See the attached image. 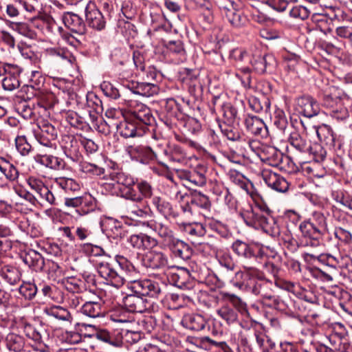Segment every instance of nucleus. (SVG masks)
Wrapping results in <instances>:
<instances>
[{
  "label": "nucleus",
  "instance_id": "393cba45",
  "mask_svg": "<svg viewBox=\"0 0 352 352\" xmlns=\"http://www.w3.org/2000/svg\"><path fill=\"white\" fill-rule=\"evenodd\" d=\"M316 133L320 142H323L330 149H335L336 147L340 148L341 144L329 126L322 124L317 129Z\"/></svg>",
  "mask_w": 352,
  "mask_h": 352
},
{
  "label": "nucleus",
  "instance_id": "9d476101",
  "mask_svg": "<svg viewBox=\"0 0 352 352\" xmlns=\"http://www.w3.org/2000/svg\"><path fill=\"white\" fill-rule=\"evenodd\" d=\"M299 229L302 233V245L316 248L320 245V240L324 234L320 230L305 221L300 224Z\"/></svg>",
  "mask_w": 352,
  "mask_h": 352
},
{
  "label": "nucleus",
  "instance_id": "774afa93",
  "mask_svg": "<svg viewBox=\"0 0 352 352\" xmlns=\"http://www.w3.org/2000/svg\"><path fill=\"white\" fill-rule=\"evenodd\" d=\"M274 124L283 132H285L288 125L287 119L283 110L277 109L273 118Z\"/></svg>",
  "mask_w": 352,
  "mask_h": 352
},
{
  "label": "nucleus",
  "instance_id": "c85d7f7f",
  "mask_svg": "<svg viewBox=\"0 0 352 352\" xmlns=\"http://www.w3.org/2000/svg\"><path fill=\"white\" fill-rule=\"evenodd\" d=\"M184 327L192 331H199L206 327L210 329L208 320L200 314H188L182 320Z\"/></svg>",
  "mask_w": 352,
  "mask_h": 352
},
{
  "label": "nucleus",
  "instance_id": "e2e57ef3",
  "mask_svg": "<svg viewBox=\"0 0 352 352\" xmlns=\"http://www.w3.org/2000/svg\"><path fill=\"white\" fill-rule=\"evenodd\" d=\"M310 13L309 9L303 6H294L289 12L290 17L301 21L307 19L309 16Z\"/></svg>",
  "mask_w": 352,
  "mask_h": 352
},
{
  "label": "nucleus",
  "instance_id": "49530a36",
  "mask_svg": "<svg viewBox=\"0 0 352 352\" xmlns=\"http://www.w3.org/2000/svg\"><path fill=\"white\" fill-rule=\"evenodd\" d=\"M249 104L250 107L256 113H267L270 108V101L264 96H262L261 98L250 97Z\"/></svg>",
  "mask_w": 352,
  "mask_h": 352
},
{
  "label": "nucleus",
  "instance_id": "72a5a7b5",
  "mask_svg": "<svg viewBox=\"0 0 352 352\" xmlns=\"http://www.w3.org/2000/svg\"><path fill=\"white\" fill-rule=\"evenodd\" d=\"M32 95L36 97L35 104L41 112L46 111L54 104L55 96L52 92L41 90L38 92H32Z\"/></svg>",
  "mask_w": 352,
  "mask_h": 352
},
{
  "label": "nucleus",
  "instance_id": "864d4df0",
  "mask_svg": "<svg viewBox=\"0 0 352 352\" xmlns=\"http://www.w3.org/2000/svg\"><path fill=\"white\" fill-rule=\"evenodd\" d=\"M54 183L67 193L75 192L80 189V184L72 178L57 177Z\"/></svg>",
  "mask_w": 352,
  "mask_h": 352
},
{
  "label": "nucleus",
  "instance_id": "4be33fe9",
  "mask_svg": "<svg viewBox=\"0 0 352 352\" xmlns=\"http://www.w3.org/2000/svg\"><path fill=\"white\" fill-rule=\"evenodd\" d=\"M147 226L158 234L166 247L176 239L171 228L163 222L152 220L147 222Z\"/></svg>",
  "mask_w": 352,
  "mask_h": 352
},
{
  "label": "nucleus",
  "instance_id": "f704fd0d",
  "mask_svg": "<svg viewBox=\"0 0 352 352\" xmlns=\"http://www.w3.org/2000/svg\"><path fill=\"white\" fill-rule=\"evenodd\" d=\"M289 142L299 155H305L311 149V142L297 132L290 133Z\"/></svg>",
  "mask_w": 352,
  "mask_h": 352
},
{
  "label": "nucleus",
  "instance_id": "6e6552de",
  "mask_svg": "<svg viewBox=\"0 0 352 352\" xmlns=\"http://www.w3.org/2000/svg\"><path fill=\"white\" fill-rule=\"evenodd\" d=\"M129 120L134 122L144 131L148 130V126L155 122V118L151 110L142 103L137 104L131 107L126 113Z\"/></svg>",
  "mask_w": 352,
  "mask_h": 352
},
{
  "label": "nucleus",
  "instance_id": "680f3d73",
  "mask_svg": "<svg viewBox=\"0 0 352 352\" xmlns=\"http://www.w3.org/2000/svg\"><path fill=\"white\" fill-rule=\"evenodd\" d=\"M306 221L323 233L327 230L326 217L321 212H314L312 217Z\"/></svg>",
  "mask_w": 352,
  "mask_h": 352
},
{
  "label": "nucleus",
  "instance_id": "69168bd1",
  "mask_svg": "<svg viewBox=\"0 0 352 352\" xmlns=\"http://www.w3.org/2000/svg\"><path fill=\"white\" fill-rule=\"evenodd\" d=\"M19 293L28 300H32L37 293L35 284L30 282H23L19 288Z\"/></svg>",
  "mask_w": 352,
  "mask_h": 352
},
{
  "label": "nucleus",
  "instance_id": "1a4fd4ad",
  "mask_svg": "<svg viewBox=\"0 0 352 352\" xmlns=\"http://www.w3.org/2000/svg\"><path fill=\"white\" fill-rule=\"evenodd\" d=\"M232 250L239 257L245 260L260 261L265 256L261 247L241 240H236L232 243Z\"/></svg>",
  "mask_w": 352,
  "mask_h": 352
},
{
  "label": "nucleus",
  "instance_id": "423d86ee",
  "mask_svg": "<svg viewBox=\"0 0 352 352\" xmlns=\"http://www.w3.org/2000/svg\"><path fill=\"white\" fill-rule=\"evenodd\" d=\"M98 272L107 285L119 288L124 283L125 278L119 263L100 262L98 265Z\"/></svg>",
  "mask_w": 352,
  "mask_h": 352
},
{
  "label": "nucleus",
  "instance_id": "dca6fc26",
  "mask_svg": "<svg viewBox=\"0 0 352 352\" xmlns=\"http://www.w3.org/2000/svg\"><path fill=\"white\" fill-rule=\"evenodd\" d=\"M261 177L268 187L277 192H285L289 189V183L285 177L270 169H263Z\"/></svg>",
  "mask_w": 352,
  "mask_h": 352
},
{
  "label": "nucleus",
  "instance_id": "c756f323",
  "mask_svg": "<svg viewBox=\"0 0 352 352\" xmlns=\"http://www.w3.org/2000/svg\"><path fill=\"white\" fill-rule=\"evenodd\" d=\"M167 248L175 257L179 258L184 261L190 259L192 255V249L190 245L177 238Z\"/></svg>",
  "mask_w": 352,
  "mask_h": 352
},
{
  "label": "nucleus",
  "instance_id": "4d7b16f0",
  "mask_svg": "<svg viewBox=\"0 0 352 352\" xmlns=\"http://www.w3.org/2000/svg\"><path fill=\"white\" fill-rule=\"evenodd\" d=\"M206 169L204 167L197 168L190 170L189 183L197 186H203L206 183Z\"/></svg>",
  "mask_w": 352,
  "mask_h": 352
},
{
  "label": "nucleus",
  "instance_id": "f03ea898",
  "mask_svg": "<svg viewBox=\"0 0 352 352\" xmlns=\"http://www.w3.org/2000/svg\"><path fill=\"white\" fill-rule=\"evenodd\" d=\"M275 346V342L265 333L253 329L250 336L241 339L237 350L238 352H270Z\"/></svg>",
  "mask_w": 352,
  "mask_h": 352
},
{
  "label": "nucleus",
  "instance_id": "9b49d317",
  "mask_svg": "<svg viewBox=\"0 0 352 352\" xmlns=\"http://www.w3.org/2000/svg\"><path fill=\"white\" fill-rule=\"evenodd\" d=\"M127 152L133 160H135L143 164H148L155 160L162 164H164L160 162L158 155L148 146H130L127 148Z\"/></svg>",
  "mask_w": 352,
  "mask_h": 352
},
{
  "label": "nucleus",
  "instance_id": "338daca9",
  "mask_svg": "<svg viewBox=\"0 0 352 352\" xmlns=\"http://www.w3.org/2000/svg\"><path fill=\"white\" fill-rule=\"evenodd\" d=\"M15 145L18 152L23 156H27L32 151V147L25 136H17L15 138Z\"/></svg>",
  "mask_w": 352,
  "mask_h": 352
},
{
  "label": "nucleus",
  "instance_id": "de8ad7c7",
  "mask_svg": "<svg viewBox=\"0 0 352 352\" xmlns=\"http://www.w3.org/2000/svg\"><path fill=\"white\" fill-rule=\"evenodd\" d=\"M47 315L54 317L58 320L72 323L73 317L70 312L60 306H53L45 309Z\"/></svg>",
  "mask_w": 352,
  "mask_h": 352
},
{
  "label": "nucleus",
  "instance_id": "a878e982",
  "mask_svg": "<svg viewBox=\"0 0 352 352\" xmlns=\"http://www.w3.org/2000/svg\"><path fill=\"white\" fill-rule=\"evenodd\" d=\"M127 241L133 248L143 250L152 249L158 244L157 239L143 233L131 235Z\"/></svg>",
  "mask_w": 352,
  "mask_h": 352
},
{
  "label": "nucleus",
  "instance_id": "ddd939ff",
  "mask_svg": "<svg viewBox=\"0 0 352 352\" xmlns=\"http://www.w3.org/2000/svg\"><path fill=\"white\" fill-rule=\"evenodd\" d=\"M219 8L221 14L232 26L239 28L245 24V19L236 10L234 1L223 0L219 2Z\"/></svg>",
  "mask_w": 352,
  "mask_h": 352
},
{
  "label": "nucleus",
  "instance_id": "e433bc0d",
  "mask_svg": "<svg viewBox=\"0 0 352 352\" xmlns=\"http://www.w3.org/2000/svg\"><path fill=\"white\" fill-rule=\"evenodd\" d=\"M331 346L321 345L317 348L318 352H348L349 344L342 342L340 338L332 336L329 338Z\"/></svg>",
  "mask_w": 352,
  "mask_h": 352
},
{
  "label": "nucleus",
  "instance_id": "5701e85b",
  "mask_svg": "<svg viewBox=\"0 0 352 352\" xmlns=\"http://www.w3.org/2000/svg\"><path fill=\"white\" fill-rule=\"evenodd\" d=\"M0 276L10 285H15L21 280L22 272L19 267L10 264H0Z\"/></svg>",
  "mask_w": 352,
  "mask_h": 352
},
{
  "label": "nucleus",
  "instance_id": "79ce46f5",
  "mask_svg": "<svg viewBox=\"0 0 352 352\" xmlns=\"http://www.w3.org/2000/svg\"><path fill=\"white\" fill-rule=\"evenodd\" d=\"M17 111L25 120L34 119L36 115L41 113V111L36 106L35 102L26 100L18 104Z\"/></svg>",
  "mask_w": 352,
  "mask_h": 352
},
{
  "label": "nucleus",
  "instance_id": "ea45409f",
  "mask_svg": "<svg viewBox=\"0 0 352 352\" xmlns=\"http://www.w3.org/2000/svg\"><path fill=\"white\" fill-rule=\"evenodd\" d=\"M217 314L228 325L239 322V316L236 311L229 304L222 305L217 309Z\"/></svg>",
  "mask_w": 352,
  "mask_h": 352
},
{
  "label": "nucleus",
  "instance_id": "a211bd4d",
  "mask_svg": "<svg viewBox=\"0 0 352 352\" xmlns=\"http://www.w3.org/2000/svg\"><path fill=\"white\" fill-rule=\"evenodd\" d=\"M175 199L178 201H184V199H189L191 205H193L195 208H197L209 210L211 208V202L208 196L199 192L195 191L190 195L187 193H182L181 191H177L175 195Z\"/></svg>",
  "mask_w": 352,
  "mask_h": 352
},
{
  "label": "nucleus",
  "instance_id": "c9c22d12",
  "mask_svg": "<svg viewBox=\"0 0 352 352\" xmlns=\"http://www.w3.org/2000/svg\"><path fill=\"white\" fill-rule=\"evenodd\" d=\"M104 230L107 237L113 239L122 238L124 234L122 223L113 218H109L104 222Z\"/></svg>",
  "mask_w": 352,
  "mask_h": 352
},
{
  "label": "nucleus",
  "instance_id": "39448f33",
  "mask_svg": "<svg viewBox=\"0 0 352 352\" xmlns=\"http://www.w3.org/2000/svg\"><path fill=\"white\" fill-rule=\"evenodd\" d=\"M110 177L113 184L117 185L121 197L127 200H139L134 188L136 182L131 175L124 172H113Z\"/></svg>",
  "mask_w": 352,
  "mask_h": 352
},
{
  "label": "nucleus",
  "instance_id": "052dcab7",
  "mask_svg": "<svg viewBox=\"0 0 352 352\" xmlns=\"http://www.w3.org/2000/svg\"><path fill=\"white\" fill-rule=\"evenodd\" d=\"M95 338L104 343L114 346H119L118 338L106 329H100L94 334Z\"/></svg>",
  "mask_w": 352,
  "mask_h": 352
},
{
  "label": "nucleus",
  "instance_id": "cd10ccee",
  "mask_svg": "<svg viewBox=\"0 0 352 352\" xmlns=\"http://www.w3.org/2000/svg\"><path fill=\"white\" fill-rule=\"evenodd\" d=\"M61 146L67 158L74 162L80 161L82 156L79 152V146L73 136L67 135L63 138Z\"/></svg>",
  "mask_w": 352,
  "mask_h": 352
},
{
  "label": "nucleus",
  "instance_id": "5fc2aeb1",
  "mask_svg": "<svg viewBox=\"0 0 352 352\" xmlns=\"http://www.w3.org/2000/svg\"><path fill=\"white\" fill-rule=\"evenodd\" d=\"M0 171L5 175L6 179L11 182L15 181L19 177L17 168L3 157H0Z\"/></svg>",
  "mask_w": 352,
  "mask_h": 352
},
{
  "label": "nucleus",
  "instance_id": "58836bf2",
  "mask_svg": "<svg viewBox=\"0 0 352 352\" xmlns=\"http://www.w3.org/2000/svg\"><path fill=\"white\" fill-rule=\"evenodd\" d=\"M80 311L83 315L93 318L102 316L104 313L100 301L86 302L82 305Z\"/></svg>",
  "mask_w": 352,
  "mask_h": 352
},
{
  "label": "nucleus",
  "instance_id": "f8f14e48",
  "mask_svg": "<svg viewBox=\"0 0 352 352\" xmlns=\"http://www.w3.org/2000/svg\"><path fill=\"white\" fill-rule=\"evenodd\" d=\"M85 17L87 24L93 29L101 30L104 28L105 16L91 1H89L85 7Z\"/></svg>",
  "mask_w": 352,
  "mask_h": 352
},
{
  "label": "nucleus",
  "instance_id": "8fccbe9b",
  "mask_svg": "<svg viewBox=\"0 0 352 352\" xmlns=\"http://www.w3.org/2000/svg\"><path fill=\"white\" fill-rule=\"evenodd\" d=\"M225 296L228 297L230 305L232 308L235 309L237 314L239 313L243 316L250 318L247 304L241 298L234 294H226Z\"/></svg>",
  "mask_w": 352,
  "mask_h": 352
},
{
  "label": "nucleus",
  "instance_id": "20e7f679",
  "mask_svg": "<svg viewBox=\"0 0 352 352\" xmlns=\"http://www.w3.org/2000/svg\"><path fill=\"white\" fill-rule=\"evenodd\" d=\"M272 283L264 276L252 293L262 298V302L266 306L277 309L280 311L287 312L290 311L287 299H283L280 296L275 295L271 289Z\"/></svg>",
  "mask_w": 352,
  "mask_h": 352
},
{
  "label": "nucleus",
  "instance_id": "bf43d9fd",
  "mask_svg": "<svg viewBox=\"0 0 352 352\" xmlns=\"http://www.w3.org/2000/svg\"><path fill=\"white\" fill-rule=\"evenodd\" d=\"M305 155H308L316 162H320L325 159L327 151L320 144L311 143V149H309Z\"/></svg>",
  "mask_w": 352,
  "mask_h": 352
},
{
  "label": "nucleus",
  "instance_id": "aec40b11",
  "mask_svg": "<svg viewBox=\"0 0 352 352\" xmlns=\"http://www.w3.org/2000/svg\"><path fill=\"white\" fill-rule=\"evenodd\" d=\"M298 111L304 116L312 118L320 112V105L318 102L310 96H302L297 99Z\"/></svg>",
  "mask_w": 352,
  "mask_h": 352
},
{
  "label": "nucleus",
  "instance_id": "37998d69",
  "mask_svg": "<svg viewBox=\"0 0 352 352\" xmlns=\"http://www.w3.org/2000/svg\"><path fill=\"white\" fill-rule=\"evenodd\" d=\"M5 342L7 349L10 351L21 352L25 347L24 338L16 333H8Z\"/></svg>",
  "mask_w": 352,
  "mask_h": 352
},
{
  "label": "nucleus",
  "instance_id": "f3484780",
  "mask_svg": "<svg viewBox=\"0 0 352 352\" xmlns=\"http://www.w3.org/2000/svg\"><path fill=\"white\" fill-rule=\"evenodd\" d=\"M143 265L153 270H162L168 266L167 255L160 251L151 250L146 252L142 258Z\"/></svg>",
  "mask_w": 352,
  "mask_h": 352
},
{
  "label": "nucleus",
  "instance_id": "473e14b6",
  "mask_svg": "<svg viewBox=\"0 0 352 352\" xmlns=\"http://www.w3.org/2000/svg\"><path fill=\"white\" fill-rule=\"evenodd\" d=\"M152 204L155 207L157 212L166 218H176L179 216L178 212L174 210L172 204L164 198L154 196L152 198Z\"/></svg>",
  "mask_w": 352,
  "mask_h": 352
},
{
  "label": "nucleus",
  "instance_id": "b1692460",
  "mask_svg": "<svg viewBox=\"0 0 352 352\" xmlns=\"http://www.w3.org/2000/svg\"><path fill=\"white\" fill-rule=\"evenodd\" d=\"M62 20L65 25L72 32L78 34H84L86 32L85 23L79 15L69 12H65Z\"/></svg>",
  "mask_w": 352,
  "mask_h": 352
},
{
  "label": "nucleus",
  "instance_id": "0eeeda50",
  "mask_svg": "<svg viewBox=\"0 0 352 352\" xmlns=\"http://www.w3.org/2000/svg\"><path fill=\"white\" fill-rule=\"evenodd\" d=\"M239 215L248 226L254 229H262L267 233L270 232V221L274 223L273 219L258 212V210L257 208L253 209L251 205L243 208L239 212Z\"/></svg>",
  "mask_w": 352,
  "mask_h": 352
},
{
  "label": "nucleus",
  "instance_id": "2eb2a0df",
  "mask_svg": "<svg viewBox=\"0 0 352 352\" xmlns=\"http://www.w3.org/2000/svg\"><path fill=\"white\" fill-rule=\"evenodd\" d=\"M132 93L144 97H151L159 93L160 88L157 82L129 81L124 85Z\"/></svg>",
  "mask_w": 352,
  "mask_h": 352
},
{
  "label": "nucleus",
  "instance_id": "0e129e2a",
  "mask_svg": "<svg viewBox=\"0 0 352 352\" xmlns=\"http://www.w3.org/2000/svg\"><path fill=\"white\" fill-rule=\"evenodd\" d=\"M329 116L337 121H345L349 118V112L348 109L344 107L343 102L338 105L332 111L328 113Z\"/></svg>",
  "mask_w": 352,
  "mask_h": 352
},
{
  "label": "nucleus",
  "instance_id": "6e6d98bb",
  "mask_svg": "<svg viewBox=\"0 0 352 352\" xmlns=\"http://www.w3.org/2000/svg\"><path fill=\"white\" fill-rule=\"evenodd\" d=\"M96 208V201L90 195L82 196L80 209H76V212L81 216L88 214L94 212Z\"/></svg>",
  "mask_w": 352,
  "mask_h": 352
},
{
  "label": "nucleus",
  "instance_id": "c03bdc74",
  "mask_svg": "<svg viewBox=\"0 0 352 352\" xmlns=\"http://www.w3.org/2000/svg\"><path fill=\"white\" fill-rule=\"evenodd\" d=\"M118 338L119 346L122 344H133L139 342L142 338V333L139 331L121 329Z\"/></svg>",
  "mask_w": 352,
  "mask_h": 352
},
{
  "label": "nucleus",
  "instance_id": "412c9836",
  "mask_svg": "<svg viewBox=\"0 0 352 352\" xmlns=\"http://www.w3.org/2000/svg\"><path fill=\"white\" fill-rule=\"evenodd\" d=\"M116 133L125 138L141 137L145 133L144 129H142L134 122L129 120L127 116L122 122L116 121Z\"/></svg>",
  "mask_w": 352,
  "mask_h": 352
},
{
  "label": "nucleus",
  "instance_id": "4468645a",
  "mask_svg": "<svg viewBox=\"0 0 352 352\" xmlns=\"http://www.w3.org/2000/svg\"><path fill=\"white\" fill-rule=\"evenodd\" d=\"M251 65L254 70L259 74L272 73L277 65L276 60L273 54L252 56Z\"/></svg>",
  "mask_w": 352,
  "mask_h": 352
},
{
  "label": "nucleus",
  "instance_id": "7c9ffc66",
  "mask_svg": "<svg viewBox=\"0 0 352 352\" xmlns=\"http://www.w3.org/2000/svg\"><path fill=\"white\" fill-rule=\"evenodd\" d=\"M23 262L35 272H42L46 266L43 256L37 251L30 250L23 257Z\"/></svg>",
  "mask_w": 352,
  "mask_h": 352
},
{
  "label": "nucleus",
  "instance_id": "603ef678",
  "mask_svg": "<svg viewBox=\"0 0 352 352\" xmlns=\"http://www.w3.org/2000/svg\"><path fill=\"white\" fill-rule=\"evenodd\" d=\"M45 78L42 76L38 71H32L29 80V83L23 88H26L28 91L30 89L32 92H38L43 90L42 88L45 84Z\"/></svg>",
  "mask_w": 352,
  "mask_h": 352
},
{
  "label": "nucleus",
  "instance_id": "bb28decb",
  "mask_svg": "<svg viewBox=\"0 0 352 352\" xmlns=\"http://www.w3.org/2000/svg\"><path fill=\"white\" fill-rule=\"evenodd\" d=\"M8 72L2 80V86L5 90L12 91L20 87L19 76L22 69L15 65L12 67H8Z\"/></svg>",
  "mask_w": 352,
  "mask_h": 352
},
{
  "label": "nucleus",
  "instance_id": "4c0bfd02",
  "mask_svg": "<svg viewBox=\"0 0 352 352\" xmlns=\"http://www.w3.org/2000/svg\"><path fill=\"white\" fill-rule=\"evenodd\" d=\"M164 46L166 47V53L169 56H175L180 61L186 59V53L184 43L181 40L169 41L166 42Z\"/></svg>",
  "mask_w": 352,
  "mask_h": 352
},
{
  "label": "nucleus",
  "instance_id": "13d9d810",
  "mask_svg": "<svg viewBox=\"0 0 352 352\" xmlns=\"http://www.w3.org/2000/svg\"><path fill=\"white\" fill-rule=\"evenodd\" d=\"M41 163L54 170H62L65 166V163L62 159L50 155H42Z\"/></svg>",
  "mask_w": 352,
  "mask_h": 352
},
{
  "label": "nucleus",
  "instance_id": "6ab92c4d",
  "mask_svg": "<svg viewBox=\"0 0 352 352\" xmlns=\"http://www.w3.org/2000/svg\"><path fill=\"white\" fill-rule=\"evenodd\" d=\"M24 333L28 338L34 342L32 346L35 351L40 352L46 351L47 345L43 340L45 331L42 327L36 328L32 324H26L24 327Z\"/></svg>",
  "mask_w": 352,
  "mask_h": 352
},
{
  "label": "nucleus",
  "instance_id": "7ed1b4c3",
  "mask_svg": "<svg viewBox=\"0 0 352 352\" xmlns=\"http://www.w3.org/2000/svg\"><path fill=\"white\" fill-rule=\"evenodd\" d=\"M264 273L255 267L243 266V270L234 274L230 279L232 285L241 290L253 293Z\"/></svg>",
  "mask_w": 352,
  "mask_h": 352
},
{
  "label": "nucleus",
  "instance_id": "2f4dec72",
  "mask_svg": "<svg viewBox=\"0 0 352 352\" xmlns=\"http://www.w3.org/2000/svg\"><path fill=\"white\" fill-rule=\"evenodd\" d=\"M244 124L247 131L254 135L263 136L267 128L262 119L254 116H248Z\"/></svg>",
  "mask_w": 352,
  "mask_h": 352
},
{
  "label": "nucleus",
  "instance_id": "3c124183",
  "mask_svg": "<svg viewBox=\"0 0 352 352\" xmlns=\"http://www.w3.org/2000/svg\"><path fill=\"white\" fill-rule=\"evenodd\" d=\"M230 57L237 66H243L252 62V56L244 49L235 48L230 52Z\"/></svg>",
  "mask_w": 352,
  "mask_h": 352
},
{
  "label": "nucleus",
  "instance_id": "09e8293b",
  "mask_svg": "<svg viewBox=\"0 0 352 352\" xmlns=\"http://www.w3.org/2000/svg\"><path fill=\"white\" fill-rule=\"evenodd\" d=\"M135 185L139 192V193L137 192L139 200H131L132 201L142 203L144 199H150L153 197V188L149 182L141 180L140 182H136Z\"/></svg>",
  "mask_w": 352,
  "mask_h": 352
},
{
  "label": "nucleus",
  "instance_id": "a18cd8bd",
  "mask_svg": "<svg viewBox=\"0 0 352 352\" xmlns=\"http://www.w3.org/2000/svg\"><path fill=\"white\" fill-rule=\"evenodd\" d=\"M163 153L172 162L183 163L187 158L184 150L178 145H174L168 149H164Z\"/></svg>",
  "mask_w": 352,
  "mask_h": 352
},
{
  "label": "nucleus",
  "instance_id": "f257e3e1",
  "mask_svg": "<svg viewBox=\"0 0 352 352\" xmlns=\"http://www.w3.org/2000/svg\"><path fill=\"white\" fill-rule=\"evenodd\" d=\"M131 294L124 297L122 302L124 308L131 313H143L150 308V303L146 297L157 298L162 289L157 282L150 279L138 280L128 284Z\"/></svg>",
  "mask_w": 352,
  "mask_h": 352
},
{
  "label": "nucleus",
  "instance_id": "a19ab883",
  "mask_svg": "<svg viewBox=\"0 0 352 352\" xmlns=\"http://www.w3.org/2000/svg\"><path fill=\"white\" fill-rule=\"evenodd\" d=\"M219 126L222 134L231 141H238L241 138V133L239 127V122L219 123Z\"/></svg>",
  "mask_w": 352,
  "mask_h": 352
}]
</instances>
